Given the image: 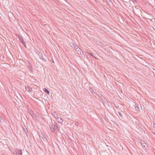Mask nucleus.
Listing matches in <instances>:
<instances>
[{
  "label": "nucleus",
  "instance_id": "nucleus-14",
  "mask_svg": "<svg viewBox=\"0 0 155 155\" xmlns=\"http://www.w3.org/2000/svg\"><path fill=\"white\" fill-rule=\"evenodd\" d=\"M89 90H90V91L91 92L92 94H94L95 93L94 92V91L93 90L92 88H91V87H90V88H89Z\"/></svg>",
  "mask_w": 155,
  "mask_h": 155
},
{
  "label": "nucleus",
  "instance_id": "nucleus-5",
  "mask_svg": "<svg viewBox=\"0 0 155 155\" xmlns=\"http://www.w3.org/2000/svg\"><path fill=\"white\" fill-rule=\"evenodd\" d=\"M36 51L35 52L39 56V58H41L42 56V53L38 50H36Z\"/></svg>",
  "mask_w": 155,
  "mask_h": 155
},
{
  "label": "nucleus",
  "instance_id": "nucleus-15",
  "mask_svg": "<svg viewBox=\"0 0 155 155\" xmlns=\"http://www.w3.org/2000/svg\"><path fill=\"white\" fill-rule=\"evenodd\" d=\"M118 114L120 116L121 118H123V114L121 113V112H118Z\"/></svg>",
  "mask_w": 155,
  "mask_h": 155
},
{
  "label": "nucleus",
  "instance_id": "nucleus-22",
  "mask_svg": "<svg viewBox=\"0 0 155 155\" xmlns=\"http://www.w3.org/2000/svg\"><path fill=\"white\" fill-rule=\"evenodd\" d=\"M153 127L154 128H155V124H154L153 125Z\"/></svg>",
  "mask_w": 155,
  "mask_h": 155
},
{
  "label": "nucleus",
  "instance_id": "nucleus-4",
  "mask_svg": "<svg viewBox=\"0 0 155 155\" xmlns=\"http://www.w3.org/2000/svg\"><path fill=\"white\" fill-rule=\"evenodd\" d=\"M140 142L143 147L146 148L147 146V144L144 141L140 140Z\"/></svg>",
  "mask_w": 155,
  "mask_h": 155
},
{
  "label": "nucleus",
  "instance_id": "nucleus-11",
  "mask_svg": "<svg viewBox=\"0 0 155 155\" xmlns=\"http://www.w3.org/2000/svg\"><path fill=\"white\" fill-rule=\"evenodd\" d=\"M53 115L54 116V117L55 118H57L58 117V114L56 113L55 112H54V114H53Z\"/></svg>",
  "mask_w": 155,
  "mask_h": 155
},
{
  "label": "nucleus",
  "instance_id": "nucleus-2",
  "mask_svg": "<svg viewBox=\"0 0 155 155\" xmlns=\"http://www.w3.org/2000/svg\"><path fill=\"white\" fill-rule=\"evenodd\" d=\"M12 152L14 154L18 155H22L23 153L22 151L20 150L17 149L12 150Z\"/></svg>",
  "mask_w": 155,
  "mask_h": 155
},
{
  "label": "nucleus",
  "instance_id": "nucleus-23",
  "mask_svg": "<svg viewBox=\"0 0 155 155\" xmlns=\"http://www.w3.org/2000/svg\"><path fill=\"white\" fill-rule=\"evenodd\" d=\"M135 2H137V0H134Z\"/></svg>",
  "mask_w": 155,
  "mask_h": 155
},
{
  "label": "nucleus",
  "instance_id": "nucleus-24",
  "mask_svg": "<svg viewBox=\"0 0 155 155\" xmlns=\"http://www.w3.org/2000/svg\"><path fill=\"white\" fill-rule=\"evenodd\" d=\"M79 124L78 123H77V124Z\"/></svg>",
  "mask_w": 155,
  "mask_h": 155
},
{
  "label": "nucleus",
  "instance_id": "nucleus-13",
  "mask_svg": "<svg viewBox=\"0 0 155 155\" xmlns=\"http://www.w3.org/2000/svg\"><path fill=\"white\" fill-rule=\"evenodd\" d=\"M57 119L59 122L61 123L63 122V120L61 118L58 117Z\"/></svg>",
  "mask_w": 155,
  "mask_h": 155
},
{
  "label": "nucleus",
  "instance_id": "nucleus-20",
  "mask_svg": "<svg viewBox=\"0 0 155 155\" xmlns=\"http://www.w3.org/2000/svg\"><path fill=\"white\" fill-rule=\"evenodd\" d=\"M23 44L24 45V46H25V47H26V44L25 43V44Z\"/></svg>",
  "mask_w": 155,
  "mask_h": 155
},
{
  "label": "nucleus",
  "instance_id": "nucleus-12",
  "mask_svg": "<svg viewBox=\"0 0 155 155\" xmlns=\"http://www.w3.org/2000/svg\"><path fill=\"white\" fill-rule=\"evenodd\" d=\"M41 137L42 139H43L44 141L46 140V138L45 137L43 134H41Z\"/></svg>",
  "mask_w": 155,
  "mask_h": 155
},
{
  "label": "nucleus",
  "instance_id": "nucleus-7",
  "mask_svg": "<svg viewBox=\"0 0 155 155\" xmlns=\"http://www.w3.org/2000/svg\"><path fill=\"white\" fill-rule=\"evenodd\" d=\"M25 88L26 90L28 92H31L32 91V88L29 86H27V87H25Z\"/></svg>",
  "mask_w": 155,
  "mask_h": 155
},
{
  "label": "nucleus",
  "instance_id": "nucleus-16",
  "mask_svg": "<svg viewBox=\"0 0 155 155\" xmlns=\"http://www.w3.org/2000/svg\"><path fill=\"white\" fill-rule=\"evenodd\" d=\"M40 58L41 59H42V60L44 62H46L47 61V60L42 56L41 58Z\"/></svg>",
  "mask_w": 155,
  "mask_h": 155
},
{
  "label": "nucleus",
  "instance_id": "nucleus-3",
  "mask_svg": "<svg viewBox=\"0 0 155 155\" xmlns=\"http://www.w3.org/2000/svg\"><path fill=\"white\" fill-rule=\"evenodd\" d=\"M28 112L29 113V114L32 116V117L34 118L36 117V115L35 114H34L33 111L31 109H29L28 110Z\"/></svg>",
  "mask_w": 155,
  "mask_h": 155
},
{
  "label": "nucleus",
  "instance_id": "nucleus-10",
  "mask_svg": "<svg viewBox=\"0 0 155 155\" xmlns=\"http://www.w3.org/2000/svg\"><path fill=\"white\" fill-rule=\"evenodd\" d=\"M44 91L48 94H49L50 92L46 88H45L43 89Z\"/></svg>",
  "mask_w": 155,
  "mask_h": 155
},
{
  "label": "nucleus",
  "instance_id": "nucleus-19",
  "mask_svg": "<svg viewBox=\"0 0 155 155\" xmlns=\"http://www.w3.org/2000/svg\"><path fill=\"white\" fill-rule=\"evenodd\" d=\"M72 45H73L74 47V48L75 47V46H77L75 44H74V45L73 44H72Z\"/></svg>",
  "mask_w": 155,
  "mask_h": 155
},
{
  "label": "nucleus",
  "instance_id": "nucleus-21",
  "mask_svg": "<svg viewBox=\"0 0 155 155\" xmlns=\"http://www.w3.org/2000/svg\"><path fill=\"white\" fill-rule=\"evenodd\" d=\"M32 67H29V69L31 70V69H32Z\"/></svg>",
  "mask_w": 155,
  "mask_h": 155
},
{
  "label": "nucleus",
  "instance_id": "nucleus-18",
  "mask_svg": "<svg viewBox=\"0 0 155 155\" xmlns=\"http://www.w3.org/2000/svg\"><path fill=\"white\" fill-rule=\"evenodd\" d=\"M3 121V120L2 118V117L0 116V122H2Z\"/></svg>",
  "mask_w": 155,
  "mask_h": 155
},
{
  "label": "nucleus",
  "instance_id": "nucleus-8",
  "mask_svg": "<svg viewBox=\"0 0 155 155\" xmlns=\"http://www.w3.org/2000/svg\"><path fill=\"white\" fill-rule=\"evenodd\" d=\"M23 129H24V132L25 133L26 136L28 137V135L29 134V133L28 132V129L26 127L25 128H24Z\"/></svg>",
  "mask_w": 155,
  "mask_h": 155
},
{
  "label": "nucleus",
  "instance_id": "nucleus-17",
  "mask_svg": "<svg viewBox=\"0 0 155 155\" xmlns=\"http://www.w3.org/2000/svg\"><path fill=\"white\" fill-rule=\"evenodd\" d=\"M88 54H90L93 58H96L95 56H94V55H93L92 54H91V53L90 52H88Z\"/></svg>",
  "mask_w": 155,
  "mask_h": 155
},
{
  "label": "nucleus",
  "instance_id": "nucleus-1",
  "mask_svg": "<svg viewBox=\"0 0 155 155\" xmlns=\"http://www.w3.org/2000/svg\"><path fill=\"white\" fill-rule=\"evenodd\" d=\"M52 124L49 125V127L51 132L54 133L56 129H59L58 127V125L54 120L52 121Z\"/></svg>",
  "mask_w": 155,
  "mask_h": 155
},
{
  "label": "nucleus",
  "instance_id": "nucleus-6",
  "mask_svg": "<svg viewBox=\"0 0 155 155\" xmlns=\"http://www.w3.org/2000/svg\"><path fill=\"white\" fill-rule=\"evenodd\" d=\"M20 41L22 43V44H25V42L24 41L23 38L21 36L19 35L18 36Z\"/></svg>",
  "mask_w": 155,
  "mask_h": 155
},
{
  "label": "nucleus",
  "instance_id": "nucleus-9",
  "mask_svg": "<svg viewBox=\"0 0 155 155\" xmlns=\"http://www.w3.org/2000/svg\"><path fill=\"white\" fill-rule=\"evenodd\" d=\"M135 107L136 110L138 112H140V109L139 107L138 106H137L136 104H135Z\"/></svg>",
  "mask_w": 155,
  "mask_h": 155
}]
</instances>
